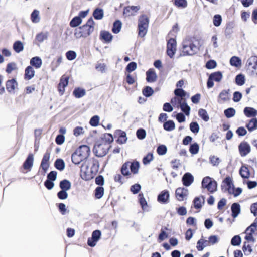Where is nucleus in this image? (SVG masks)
<instances>
[{"label":"nucleus","instance_id":"obj_1","mask_svg":"<svg viewBox=\"0 0 257 257\" xmlns=\"http://www.w3.org/2000/svg\"><path fill=\"white\" fill-rule=\"evenodd\" d=\"M113 141L112 136L110 134H104L95 144L93 152L98 157L105 156L110 147V144Z\"/></svg>","mask_w":257,"mask_h":257},{"label":"nucleus","instance_id":"obj_2","mask_svg":"<svg viewBox=\"0 0 257 257\" xmlns=\"http://www.w3.org/2000/svg\"><path fill=\"white\" fill-rule=\"evenodd\" d=\"M97 163L85 160L82 163L80 169V176L85 180H89L93 178L98 171Z\"/></svg>","mask_w":257,"mask_h":257},{"label":"nucleus","instance_id":"obj_3","mask_svg":"<svg viewBox=\"0 0 257 257\" xmlns=\"http://www.w3.org/2000/svg\"><path fill=\"white\" fill-rule=\"evenodd\" d=\"M90 148L87 145H82L72 155V161L75 164H79L85 161L89 156Z\"/></svg>","mask_w":257,"mask_h":257},{"label":"nucleus","instance_id":"obj_4","mask_svg":"<svg viewBox=\"0 0 257 257\" xmlns=\"http://www.w3.org/2000/svg\"><path fill=\"white\" fill-rule=\"evenodd\" d=\"M199 42L196 39H185L183 42L182 53L183 55L194 54L199 49Z\"/></svg>","mask_w":257,"mask_h":257},{"label":"nucleus","instance_id":"obj_5","mask_svg":"<svg viewBox=\"0 0 257 257\" xmlns=\"http://www.w3.org/2000/svg\"><path fill=\"white\" fill-rule=\"evenodd\" d=\"M149 23V19L146 15H142L138 20V35L143 38L146 35Z\"/></svg>","mask_w":257,"mask_h":257},{"label":"nucleus","instance_id":"obj_6","mask_svg":"<svg viewBox=\"0 0 257 257\" xmlns=\"http://www.w3.org/2000/svg\"><path fill=\"white\" fill-rule=\"evenodd\" d=\"M34 156L33 154H29L24 161L21 171L23 173H27L32 170L33 167Z\"/></svg>","mask_w":257,"mask_h":257},{"label":"nucleus","instance_id":"obj_7","mask_svg":"<svg viewBox=\"0 0 257 257\" xmlns=\"http://www.w3.org/2000/svg\"><path fill=\"white\" fill-rule=\"evenodd\" d=\"M256 223H253L246 229V236L245 237V239L246 240H247L249 242H254L255 239L253 237V234L256 231Z\"/></svg>","mask_w":257,"mask_h":257},{"label":"nucleus","instance_id":"obj_8","mask_svg":"<svg viewBox=\"0 0 257 257\" xmlns=\"http://www.w3.org/2000/svg\"><path fill=\"white\" fill-rule=\"evenodd\" d=\"M248 69L252 74L257 75V56H252L247 60Z\"/></svg>","mask_w":257,"mask_h":257},{"label":"nucleus","instance_id":"obj_9","mask_svg":"<svg viewBox=\"0 0 257 257\" xmlns=\"http://www.w3.org/2000/svg\"><path fill=\"white\" fill-rule=\"evenodd\" d=\"M101 235V233L100 230H96L92 232V236L89 238L87 241V243L89 246L91 247H94L97 242L100 239Z\"/></svg>","mask_w":257,"mask_h":257},{"label":"nucleus","instance_id":"obj_10","mask_svg":"<svg viewBox=\"0 0 257 257\" xmlns=\"http://www.w3.org/2000/svg\"><path fill=\"white\" fill-rule=\"evenodd\" d=\"M176 50V42L174 39L169 40L167 44V54L170 57H172Z\"/></svg>","mask_w":257,"mask_h":257},{"label":"nucleus","instance_id":"obj_11","mask_svg":"<svg viewBox=\"0 0 257 257\" xmlns=\"http://www.w3.org/2000/svg\"><path fill=\"white\" fill-rule=\"evenodd\" d=\"M50 157V153L47 151L43 156L40 166L44 173H46L49 168Z\"/></svg>","mask_w":257,"mask_h":257},{"label":"nucleus","instance_id":"obj_12","mask_svg":"<svg viewBox=\"0 0 257 257\" xmlns=\"http://www.w3.org/2000/svg\"><path fill=\"white\" fill-rule=\"evenodd\" d=\"M140 9V7L139 6L126 7L124 9L123 14L126 17L134 16L137 14Z\"/></svg>","mask_w":257,"mask_h":257},{"label":"nucleus","instance_id":"obj_13","mask_svg":"<svg viewBox=\"0 0 257 257\" xmlns=\"http://www.w3.org/2000/svg\"><path fill=\"white\" fill-rule=\"evenodd\" d=\"M176 197L178 200L181 201L187 197L188 190L184 188H178L176 190Z\"/></svg>","mask_w":257,"mask_h":257},{"label":"nucleus","instance_id":"obj_14","mask_svg":"<svg viewBox=\"0 0 257 257\" xmlns=\"http://www.w3.org/2000/svg\"><path fill=\"white\" fill-rule=\"evenodd\" d=\"M170 195L168 191L163 190L158 196V201L161 203L165 204L169 201Z\"/></svg>","mask_w":257,"mask_h":257},{"label":"nucleus","instance_id":"obj_15","mask_svg":"<svg viewBox=\"0 0 257 257\" xmlns=\"http://www.w3.org/2000/svg\"><path fill=\"white\" fill-rule=\"evenodd\" d=\"M222 186L225 191H227L229 193L230 191H232L234 185L232 183V179L230 177H226L223 180Z\"/></svg>","mask_w":257,"mask_h":257},{"label":"nucleus","instance_id":"obj_16","mask_svg":"<svg viewBox=\"0 0 257 257\" xmlns=\"http://www.w3.org/2000/svg\"><path fill=\"white\" fill-rule=\"evenodd\" d=\"M239 150L242 156H246L250 151V147L246 142H242L239 146Z\"/></svg>","mask_w":257,"mask_h":257},{"label":"nucleus","instance_id":"obj_17","mask_svg":"<svg viewBox=\"0 0 257 257\" xmlns=\"http://www.w3.org/2000/svg\"><path fill=\"white\" fill-rule=\"evenodd\" d=\"M100 39L106 43H110L112 40L113 36L109 32L103 30L100 32Z\"/></svg>","mask_w":257,"mask_h":257},{"label":"nucleus","instance_id":"obj_18","mask_svg":"<svg viewBox=\"0 0 257 257\" xmlns=\"http://www.w3.org/2000/svg\"><path fill=\"white\" fill-rule=\"evenodd\" d=\"M16 83V79L13 78L11 80H9L7 81L6 86L7 90L13 94L15 93V83Z\"/></svg>","mask_w":257,"mask_h":257},{"label":"nucleus","instance_id":"obj_19","mask_svg":"<svg viewBox=\"0 0 257 257\" xmlns=\"http://www.w3.org/2000/svg\"><path fill=\"white\" fill-rule=\"evenodd\" d=\"M146 80L149 82H153L156 80L157 75L153 69H150L146 72Z\"/></svg>","mask_w":257,"mask_h":257},{"label":"nucleus","instance_id":"obj_20","mask_svg":"<svg viewBox=\"0 0 257 257\" xmlns=\"http://www.w3.org/2000/svg\"><path fill=\"white\" fill-rule=\"evenodd\" d=\"M194 178L190 173H186L182 178L183 184L186 186H190L193 182Z\"/></svg>","mask_w":257,"mask_h":257},{"label":"nucleus","instance_id":"obj_21","mask_svg":"<svg viewBox=\"0 0 257 257\" xmlns=\"http://www.w3.org/2000/svg\"><path fill=\"white\" fill-rule=\"evenodd\" d=\"M229 100V95L228 91L223 90L219 95L218 101L219 103L226 102Z\"/></svg>","mask_w":257,"mask_h":257},{"label":"nucleus","instance_id":"obj_22","mask_svg":"<svg viewBox=\"0 0 257 257\" xmlns=\"http://www.w3.org/2000/svg\"><path fill=\"white\" fill-rule=\"evenodd\" d=\"M244 113L248 117H254L257 115V110L253 108L247 107L244 109Z\"/></svg>","mask_w":257,"mask_h":257},{"label":"nucleus","instance_id":"obj_23","mask_svg":"<svg viewBox=\"0 0 257 257\" xmlns=\"http://www.w3.org/2000/svg\"><path fill=\"white\" fill-rule=\"evenodd\" d=\"M30 64L36 68H40L42 64L41 59L39 57H34L30 60Z\"/></svg>","mask_w":257,"mask_h":257},{"label":"nucleus","instance_id":"obj_24","mask_svg":"<svg viewBox=\"0 0 257 257\" xmlns=\"http://www.w3.org/2000/svg\"><path fill=\"white\" fill-rule=\"evenodd\" d=\"M230 65L236 68H240L242 65L241 59L237 56H233L230 60Z\"/></svg>","mask_w":257,"mask_h":257},{"label":"nucleus","instance_id":"obj_25","mask_svg":"<svg viewBox=\"0 0 257 257\" xmlns=\"http://www.w3.org/2000/svg\"><path fill=\"white\" fill-rule=\"evenodd\" d=\"M35 75V71L33 67L31 66H28L25 70V77L27 80H30Z\"/></svg>","mask_w":257,"mask_h":257},{"label":"nucleus","instance_id":"obj_26","mask_svg":"<svg viewBox=\"0 0 257 257\" xmlns=\"http://www.w3.org/2000/svg\"><path fill=\"white\" fill-rule=\"evenodd\" d=\"M116 133L119 136L117 142L120 144L125 143L127 139L125 132L118 130L116 132Z\"/></svg>","mask_w":257,"mask_h":257},{"label":"nucleus","instance_id":"obj_27","mask_svg":"<svg viewBox=\"0 0 257 257\" xmlns=\"http://www.w3.org/2000/svg\"><path fill=\"white\" fill-rule=\"evenodd\" d=\"M73 93L75 97L79 98L83 97L85 95L86 92L85 89L83 88H76L74 89Z\"/></svg>","mask_w":257,"mask_h":257},{"label":"nucleus","instance_id":"obj_28","mask_svg":"<svg viewBox=\"0 0 257 257\" xmlns=\"http://www.w3.org/2000/svg\"><path fill=\"white\" fill-rule=\"evenodd\" d=\"M94 22L92 19H90L87 22L86 24L84 25V28H88L87 34H90L94 30Z\"/></svg>","mask_w":257,"mask_h":257},{"label":"nucleus","instance_id":"obj_29","mask_svg":"<svg viewBox=\"0 0 257 257\" xmlns=\"http://www.w3.org/2000/svg\"><path fill=\"white\" fill-rule=\"evenodd\" d=\"M246 127L249 131H253L257 128V119L253 118L246 124Z\"/></svg>","mask_w":257,"mask_h":257},{"label":"nucleus","instance_id":"obj_30","mask_svg":"<svg viewBox=\"0 0 257 257\" xmlns=\"http://www.w3.org/2000/svg\"><path fill=\"white\" fill-rule=\"evenodd\" d=\"M87 32H84L82 31L81 27L76 29L74 33V35L76 38H80L81 37H86L90 34H87Z\"/></svg>","mask_w":257,"mask_h":257},{"label":"nucleus","instance_id":"obj_31","mask_svg":"<svg viewBox=\"0 0 257 257\" xmlns=\"http://www.w3.org/2000/svg\"><path fill=\"white\" fill-rule=\"evenodd\" d=\"M208 245L209 244L207 242V240L203 239H200L197 242L196 247L198 250L201 251L204 248V247Z\"/></svg>","mask_w":257,"mask_h":257},{"label":"nucleus","instance_id":"obj_32","mask_svg":"<svg viewBox=\"0 0 257 257\" xmlns=\"http://www.w3.org/2000/svg\"><path fill=\"white\" fill-rule=\"evenodd\" d=\"M198 115L205 122H207L209 120V115L206 110L204 109L199 110Z\"/></svg>","mask_w":257,"mask_h":257},{"label":"nucleus","instance_id":"obj_33","mask_svg":"<svg viewBox=\"0 0 257 257\" xmlns=\"http://www.w3.org/2000/svg\"><path fill=\"white\" fill-rule=\"evenodd\" d=\"M121 27V22L120 21H116L113 24L112 31L115 34H118L120 32Z\"/></svg>","mask_w":257,"mask_h":257},{"label":"nucleus","instance_id":"obj_34","mask_svg":"<svg viewBox=\"0 0 257 257\" xmlns=\"http://www.w3.org/2000/svg\"><path fill=\"white\" fill-rule=\"evenodd\" d=\"M179 107H180L181 110L184 112L187 116H189L190 115L191 108L185 101L180 104Z\"/></svg>","mask_w":257,"mask_h":257},{"label":"nucleus","instance_id":"obj_35","mask_svg":"<svg viewBox=\"0 0 257 257\" xmlns=\"http://www.w3.org/2000/svg\"><path fill=\"white\" fill-rule=\"evenodd\" d=\"M60 187L62 190L68 191L70 189L71 183L66 180H63L60 183Z\"/></svg>","mask_w":257,"mask_h":257},{"label":"nucleus","instance_id":"obj_36","mask_svg":"<svg viewBox=\"0 0 257 257\" xmlns=\"http://www.w3.org/2000/svg\"><path fill=\"white\" fill-rule=\"evenodd\" d=\"M164 128L167 131H171L175 127L174 122L172 120H169L164 123L163 125Z\"/></svg>","mask_w":257,"mask_h":257},{"label":"nucleus","instance_id":"obj_37","mask_svg":"<svg viewBox=\"0 0 257 257\" xmlns=\"http://www.w3.org/2000/svg\"><path fill=\"white\" fill-rule=\"evenodd\" d=\"M240 174L243 178H249L250 173L248 168L246 166H242L240 169Z\"/></svg>","mask_w":257,"mask_h":257},{"label":"nucleus","instance_id":"obj_38","mask_svg":"<svg viewBox=\"0 0 257 257\" xmlns=\"http://www.w3.org/2000/svg\"><path fill=\"white\" fill-rule=\"evenodd\" d=\"M211 79H212L213 81L216 82H220L222 78V74L220 72H216L213 73H212L210 76Z\"/></svg>","mask_w":257,"mask_h":257},{"label":"nucleus","instance_id":"obj_39","mask_svg":"<svg viewBox=\"0 0 257 257\" xmlns=\"http://www.w3.org/2000/svg\"><path fill=\"white\" fill-rule=\"evenodd\" d=\"M183 100L184 98H181V97L176 96L172 98L171 102L174 106L178 108L180 104L184 101Z\"/></svg>","mask_w":257,"mask_h":257},{"label":"nucleus","instance_id":"obj_40","mask_svg":"<svg viewBox=\"0 0 257 257\" xmlns=\"http://www.w3.org/2000/svg\"><path fill=\"white\" fill-rule=\"evenodd\" d=\"M103 11L101 9L97 8L93 12L94 17L97 20H100L103 17Z\"/></svg>","mask_w":257,"mask_h":257},{"label":"nucleus","instance_id":"obj_41","mask_svg":"<svg viewBox=\"0 0 257 257\" xmlns=\"http://www.w3.org/2000/svg\"><path fill=\"white\" fill-rule=\"evenodd\" d=\"M81 23L82 19L80 18V17L76 16L73 18V19L71 21L70 25L72 27H75L80 25Z\"/></svg>","mask_w":257,"mask_h":257},{"label":"nucleus","instance_id":"obj_42","mask_svg":"<svg viewBox=\"0 0 257 257\" xmlns=\"http://www.w3.org/2000/svg\"><path fill=\"white\" fill-rule=\"evenodd\" d=\"M232 216L236 217L240 212V206L237 203H234L231 206Z\"/></svg>","mask_w":257,"mask_h":257},{"label":"nucleus","instance_id":"obj_43","mask_svg":"<svg viewBox=\"0 0 257 257\" xmlns=\"http://www.w3.org/2000/svg\"><path fill=\"white\" fill-rule=\"evenodd\" d=\"M204 203V199L202 197H196L194 200V207L196 208H200Z\"/></svg>","mask_w":257,"mask_h":257},{"label":"nucleus","instance_id":"obj_44","mask_svg":"<svg viewBox=\"0 0 257 257\" xmlns=\"http://www.w3.org/2000/svg\"><path fill=\"white\" fill-rule=\"evenodd\" d=\"M39 12L35 10L31 14V20L34 23H38L40 21Z\"/></svg>","mask_w":257,"mask_h":257},{"label":"nucleus","instance_id":"obj_45","mask_svg":"<svg viewBox=\"0 0 257 257\" xmlns=\"http://www.w3.org/2000/svg\"><path fill=\"white\" fill-rule=\"evenodd\" d=\"M206 189L210 192H213L217 189V183L213 179L210 182V184L207 186Z\"/></svg>","mask_w":257,"mask_h":257},{"label":"nucleus","instance_id":"obj_46","mask_svg":"<svg viewBox=\"0 0 257 257\" xmlns=\"http://www.w3.org/2000/svg\"><path fill=\"white\" fill-rule=\"evenodd\" d=\"M199 149V146L198 144L196 143H195L190 146L189 151L192 154L195 155L198 153Z\"/></svg>","mask_w":257,"mask_h":257},{"label":"nucleus","instance_id":"obj_47","mask_svg":"<svg viewBox=\"0 0 257 257\" xmlns=\"http://www.w3.org/2000/svg\"><path fill=\"white\" fill-rule=\"evenodd\" d=\"M235 82L238 85H243L245 83L244 76L242 74L237 75L235 78Z\"/></svg>","mask_w":257,"mask_h":257},{"label":"nucleus","instance_id":"obj_48","mask_svg":"<svg viewBox=\"0 0 257 257\" xmlns=\"http://www.w3.org/2000/svg\"><path fill=\"white\" fill-rule=\"evenodd\" d=\"M130 168L131 172L134 174L137 173L139 168V164L137 162H133L132 163H130Z\"/></svg>","mask_w":257,"mask_h":257},{"label":"nucleus","instance_id":"obj_49","mask_svg":"<svg viewBox=\"0 0 257 257\" xmlns=\"http://www.w3.org/2000/svg\"><path fill=\"white\" fill-rule=\"evenodd\" d=\"M129 168L130 162L125 163L122 165L121 168V173L123 175L127 176L130 175Z\"/></svg>","mask_w":257,"mask_h":257},{"label":"nucleus","instance_id":"obj_50","mask_svg":"<svg viewBox=\"0 0 257 257\" xmlns=\"http://www.w3.org/2000/svg\"><path fill=\"white\" fill-rule=\"evenodd\" d=\"M100 121V118L97 115L93 116L90 120V124L92 126H97L98 125Z\"/></svg>","mask_w":257,"mask_h":257},{"label":"nucleus","instance_id":"obj_51","mask_svg":"<svg viewBox=\"0 0 257 257\" xmlns=\"http://www.w3.org/2000/svg\"><path fill=\"white\" fill-rule=\"evenodd\" d=\"M222 22V17L220 15H215L213 19V24L216 26H219Z\"/></svg>","mask_w":257,"mask_h":257},{"label":"nucleus","instance_id":"obj_52","mask_svg":"<svg viewBox=\"0 0 257 257\" xmlns=\"http://www.w3.org/2000/svg\"><path fill=\"white\" fill-rule=\"evenodd\" d=\"M55 165L56 168L60 170H63L65 167V163L61 159H58L56 161Z\"/></svg>","mask_w":257,"mask_h":257},{"label":"nucleus","instance_id":"obj_53","mask_svg":"<svg viewBox=\"0 0 257 257\" xmlns=\"http://www.w3.org/2000/svg\"><path fill=\"white\" fill-rule=\"evenodd\" d=\"M84 128L81 126H77L73 130V134L76 137L84 134Z\"/></svg>","mask_w":257,"mask_h":257},{"label":"nucleus","instance_id":"obj_54","mask_svg":"<svg viewBox=\"0 0 257 257\" xmlns=\"http://www.w3.org/2000/svg\"><path fill=\"white\" fill-rule=\"evenodd\" d=\"M104 194V189L101 187H98L95 189V197L98 198H101Z\"/></svg>","mask_w":257,"mask_h":257},{"label":"nucleus","instance_id":"obj_55","mask_svg":"<svg viewBox=\"0 0 257 257\" xmlns=\"http://www.w3.org/2000/svg\"><path fill=\"white\" fill-rule=\"evenodd\" d=\"M153 92L152 88L149 86L146 87L143 90V93L146 97H150L153 94Z\"/></svg>","mask_w":257,"mask_h":257},{"label":"nucleus","instance_id":"obj_56","mask_svg":"<svg viewBox=\"0 0 257 257\" xmlns=\"http://www.w3.org/2000/svg\"><path fill=\"white\" fill-rule=\"evenodd\" d=\"M167 151V149L166 146L164 145H160L157 149V152L160 155H165Z\"/></svg>","mask_w":257,"mask_h":257},{"label":"nucleus","instance_id":"obj_57","mask_svg":"<svg viewBox=\"0 0 257 257\" xmlns=\"http://www.w3.org/2000/svg\"><path fill=\"white\" fill-rule=\"evenodd\" d=\"M241 239L239 236L236 235L234 236L231 240V244L233 246L239 245L241 243Z\"/></svg>","mask_w":257,"mask_h":257},{"label":"nucleus","instance_id":"obj_58","mask_svg":"<svg viewBox=\"0 0 257 257\" xmlns=\"http://www.w3.org/2000/svg\"><path fill=\"white\" fill-rule=\"evenodd\" d=\"M219 241V237L216 235H212L210 236L208 238V240H207V242L209 245H213L215 243H216Z\"/></svg>","mask_w":257,"mask_h":257},{"label":"nucleus","instance_id":"obj_59","mask_svg":"<svg viewBox=\"0 0 257 257\" xmlns=\"http://www.w3.org/2000/svg\"><path fill=\"white\" fill-rule=\"evenodd\" d=\"M136 135L138 139L142 140L146 137V133L145 130L140 128L137 131Z\"/></svg>","mask_w":257,"mask_h":257},{"label":"nucleus","instance_id":"obj_60","mask_svg":"<svg viewBox=\"0 0 257 257\" xmlns=\"http://www.w3.org/2000/svg\"><path fill=\"white\" fill-rule=\"evenodd\" d=\"M224 114L227 117L230 118L234 116L235 110L233 108H230L224 111Z\"/></svg>","mask_w":257,"mask_h":257},{"label":"nucleus","instance_id":"obj_61","mask_svg":"<svg viewBox=\"0 0 257 257\" xmlns=\"http://www.w3.org/2000/svg\"><path fill=\"white\" fill-rule=\"evenodd\" d=\"M190 128L194 133H197L199 131V126L197 122H191L190 124Z\"/></svg>","mask_w":257,"mask_h":257},{"label":"nucleus","instance_id":"obj_62","mask_svg":"<svg viewBox=\"0 0 257 257\" xmlns=\"http://www.w3.org/2000/svg\"><path fill=\"white\" fill-rule=\"evenodd\" d=\"M175 4L178 7L185 8L187 3L186 0H175Z\"/></svg>","mask_w":257,"mask_h":257},{"label":"nucleus","instance_id":"obj_63","mask_svg":"<svg viewBox=\"0 0 257 257\" xmlns=\"http://www.w3.org/2000/svg\"><path fill=\"white\" fill-rule=\"evenodd\" d=\"M16 69V64L14 62L9 63L7 64L6 71L8 74L11 73L12 71Z\"/></svg>","mask_w":257,"mask_h":257},{"label":"nucleus","instance_id":"obj_64","mask_svg":"<svg viewBox=\"0 0 257 257\" xmlns=\"http://www.w3.org/2000/svg\"><path fill=\"white\" fill-rule=\"evenodd\" d=\"M212 178L209 177H204L202 182V186L203 188H206L207 186L210 184Z\"/></svg>","mask_w":257,"mask_h":257}]
</instances>
